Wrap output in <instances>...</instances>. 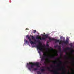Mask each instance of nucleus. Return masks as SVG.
<instances>
[{
    "instance_id": "obj_31",
    "label": "nucleus",
    "mask_w": 74,
    "mask_h": 74,
    "mask_svg": "<svg viewBox=\"0 0 74 74\" xmlns=\"http://www.w3.org/2000/svg\"><path fill=\"white\" fill-rule=\"evenodd\" d=\"M59 70H61V69H59Z\"/></svg>"
},
{
    "instance_id": "obj_24",
    "label": "nucleus",
    "mask_w": 74,
    "mask_h": 74,
    "mask_svg": "<svg viewBox=\"0 0 74 74\" xmlns=\"http://www.w3.org/2000/svg\"><path fill=\"white\" fill-rule=\"evenodd\" d=\"M47 46L48 47L49 46V45H48V44H47Z\"/></svg>"
},
{
    "instance_id": "obj_14",
    "label": "nucleus",
    "mask_w": 74,
    "mask_h": 74,
    "mask_svg": "<svg viewBox=\"0 0 74 74\" xmlns=\"http://www.w3.org/2000/svg\"><path fill=\"white\" fill-rule=\"evenodd\" d=\"M25 42L27 44H29V42L28 41H27V40H26Z\"/></svg>"
},
{
    "instance_id": "obj_19",
    "label": "nucleus",
    "mask_w": 74,
    "mask_h": 74,
    "mask_svg": "<svg viewBox=\"0 0 74 74\" xmlns=\"http://www.w3.org/2000/svg\"><path fill=\"white\" fill-rule=\"evenodd\" d=\"M59 64H62V61H60Z\"/></svg>"
},
{
    "instance_id": "obj_20",
    "label": "nucleus",
    "mask_w": 74,
    "mask_h": 74,
    "mask_svg": "<svg viewBox=\"0 0 74 74\" xmlns=\"http://www.w3.org/2000/svg\"><path fill=\"white\" fill-rule=\"evenodd\" d=\"M60 39H61V40H62V39H63V37L61 36V37H60Z\"/></svg>"
},
{
    "instance_id": "obj_22",
    "label": "nucleus",
    "mask_w": 74,
    "mask_h": 74,
    "mask_svg": "<svg viewBox=\"0 0 74 74\" xmlns=\"http://www.w3.org/2000/svg\"><path fill=\"white\" fill-rule=\"evenodd\" d=\"M58 47V45H57L56 46H55V48H56V47Z\"/></svg>"
},
{
    "instance_id": "obj_25",
    "label": "nucleus",
    "mask_w": 74,
    "mask_h": 74,
    "mask_svg": "<svg viewBox=\"0 0 74 74\" xmlns=\"http://www.w3.org/2000/svg\"><path fill=\"white\" fill-rule=\"evenodd\" d=\"M46 50H48V48H46Z\"/></svg>"
},
{
    "instance_id": "obj_12",
    "label": "nucleus",
    "mask_w": 74,
    "mask_h": 74,
    "mask_svg": "<svg viewBox=\"0 0 74 74\" xmlns=\"http://www.w3.org/2000/svg\"><path fill=\"white\" fill-rule=\"evenodd\" d=\"M33 32H34V34H35V33H36V32H37L36 31V30H34L33 31Z\"/></svg>"
},
{
    "instance_id": "obj_35",
    "label": "nucleus",
    "mask_w": 74,
    "mask_h": 74,
    "mask_svg": "<svg viewBox=\"0 0 74 74\" xmlns=\"http://www.w3.org/2000/svg\"><path fill=\"white\" fill-rule=\"evenodd\" d=\"M66 58H68L66 57Z\"/></svg>"
},
{
    "instance_id": "obj_23",
    "label": "nucleus",
    "mask_w": 74,
    "mask_h": 74,
    "mask_svg": "<svg viewBox=\"0 0 74 74\" xmlns=\"http://www.w3.org/2000/svg\"><path fill=\"white\" fill-rule=\"evenodd\" d=\"M63 74H66V73H65V72H64L63 73H62Z\"/></svg>"
},
{
    "instance_id": "obj_33",
    "label": "nucleus",
    "mask_w": 74,
    "mask_h": 74,
    "mask_svg": "<svg viewBox=\"0 0 74 74\" xmlns=\"http://www.w3.org/2000/svg\"><path fill=\"white\" fill-rule=\"evenodd\" d=\"M64 71H66V70L65 69H64Z\"/></svg>"
},
{
    "instance_id": "obj_16",
    "label": "nucleus",
    "mask_w": 74,
    "mask_h": 74,
    "mask_svg": "<svg viewBox=\"0 0 74 74\" xmlns=\"http://www.w3.org/2000/svg\"><path fill=\"white\" fill-rule=\"evenodd\" d=\"M34 71H36V70H38V69L36 68H34Z\"/></svg>"
},
{
    "instance_id": "obj_27",
    "label": "nucleus",
    "mask_w": 74,
    "mask_h": 74,
    "mask_svg": "<svg viewBox=\"0 0 74 74\" xmlns=\"http://www.w3.org/2000/svg\"><path fill=\"white\" fill-rule=\"evenodd\" d=\"M62 54H60V56H62Z\"/></svg>"
},
{
    "instance_id": "obj_15",
    "label": "nucleus",
    "mask_w": 74,
    "mask_h": 74,
    "mask_svg": "<svg viewBox=\"0 0 74 74\" xmlns=\"http://www.w3.org/2000/svg\"><path fill=\"white\" fill-rule=\"evenodd\" d=\"M59 66H60V65L59 64H58V65L56 66H54V67H59Z\"/></svg>"
},
{
    "instance_id": "obj_7",
    "label": "nucleus",
    "mask_w": 74,
    "mask_h": 74,
    "mask_svg": "<svg viewBox=\"0 0 74 74\" xmlns=\"http://www.w3.org/2000/svg\"><path fill=\"white\" fill-rule=\"evenodd\" d=\"M27 37L28 39L29 40V41L30 42V44H34L35 43L33 41H32V39H31L30 37L29 36H27Z\"/></svg>"
},
{
    "instance_id": "obj_13",
    "label": "nucleus",
    "mask_w": 74,
    "mask_h": 74,
    "mask_svg": "<svg viewBox=\"0 0 74 74\" xmlns=\"http://www.w3.org/2000/svg\"><path fill=\"white\" fill-rule=\"evenodd\" d=\"M37 73H38V74H41V73H40V71H38L37 72Z\"/></svg>"
},
{
    "instance_id": "obj_4",
    "label": "nucleus",
    "mask_w": 74,
    "mask_h": 74,
    "mask_svg": "<svg viewBox=\"0 0 74 74\" xmlns=\"http://www.w3.org/2000/svg\"><path fill=\"white\" fill-rule=\"evenodd\" d=\"M46 68L49 71H51V72H52V73H53L54 74H59V72H58V71H53V70H51V68L50 67H46Z\"/></svg>"
},
{
    "instance_id": "obj_10",
    "label": "nucleus",
    "mask_w": 74,
    "mask_h": 74,
    "mask_svg": "<svg viewBox=\"0 0 74 74\" xmlns=\"http://www.w3.org/2000/svg\"><path fill=\"white\" fill-rule=\"evenodd\" d=\"M58 48L59 49L60 52H62V51H61V47H60V46H59L58 47Z\"/></svg>"
},
{
    "instance_id": "obj_21",
    "label": "nucleus",
    "mask_w": 74,
    "mask_h": 74,
    "mask_svg": "<svg viewBox=\"0 0 74 74\" xmlns=\"http://www.w3.org/2000/svg\"><path fill=\"white\" fill-rule=\"evenodd\" d=\"M62 69H65V66H63L62 67Z\"/></svg>"
},
{
    "instance_id": "obj_32",
    "label": "nucleus",
    "mask_w": 74,
    "mask_h": 74,
    "mask_svg": "<svg viewBox=\"0 0 74 74\" xmlns=\"http://www.w3.org/2000/svg\"><path fill=\"white\" fill-rule=\"evenodd\" d=\"M71 53H73V52H72V51L71 52Z\"/></svg>"
},
{
    "instance_id": "obj_18",
    "label": "nucleus",
    "mask_w": 74,
    "mask_h": 74,
    "mask_svg": "<svg viewBox=\"0 0 74 74\" xmlns=\"http://www.w3.org/2000/svg\"><path fill=\"white\" fill-rule=\"evenodd\" d=\"M57 62L55 61H53V63H54V64H56V63H57Z\"/></svg>"
},
{
    "instance_id": "obj_3",
    "label": "nucleus",
    "mask_w": 74,
    "mask_h": 74,
    "mask_svg": "<svg viewBox=\"0 0 74 74\" xmlns=\"http://www.w3.org/2000/svg\"><path fill=\"white\" fill-rule=\"evenodd\" d=\"M49 41L50 42H51V41H55L56 43V42H59L60 44H62V42H63L64 44H66V45H67V44H69V39L66 40V41H62V40H61L60 41L59 40H57L53 38H51V37H49Z\"/></svg>"
},
{
    "instance_id": "obj_30",
    "label": "nucleus",
    "mask_w": 74,
    "mask_h": 74,
    "mask_svg": "<svg viewBox=\"0 0 74 74\" xmlns=\"http://www.w3.org/2000/svg\"><path fill=\"white\" fill-rule=\"evenodd\" d=\"M28 29V28H26V30H28V29Z\"/></svg>"
},
{
    "instance_id": "obj_29",
    "label": "nucleus",
    "mask_w": 74,
    "mask_h": 74,
    "mask_svg": "<svg viewBox=\"0 0 74 74\" xmlns=\"http://www.w3.org/2000/svg\"><path fill=\"white\" fill-rule=\"evenodd\" d=\"M47 44H48V41L47 42Z\"/></svg>"
},
{
    "instance_id": "obj_2",
    "label": "nucleus",
    "mask_w": 74,
    "mask_h": 74,
    "mask_svg": "<svg viewBox=\"0 0 74 74\" xmlns=\"http://www.w3.org/2000/svg\"><path fill=\"white\" fill-rule=\"evenodd\" d=\"M30 36L32 37V40L34 41V42L35 43L34 44H36V42H38V43L39 45L36 46V47L37 49H39L40 51H43L44 49H43L42 47L41 46V43L40 41L38 40L36 41V39H35V38L32 35Z\"/></svg>"
},
{
    "instance_id": "obj_37",
    "label": "nucleus",
    "mask_w": 74,
    "mask_h": 74,
    "mask_svg": "<svg viewBox=\"0 0 74 74\" xmlns=\"http://www.w3.org/2000/svg\"><path fill=\"white\" fill-rule=\"evenodd\" d=\"M73 51H74V50H73Z\"/></svg>"
},
{
    "instance_id": "obj_5",
    "label": "nucleus",
    "mask_w": 74,
    "mask_h": 74,
    "mask_svg": "<svg viewBox=\"0 0 74 74\" xmlns=\"http://www.w3.org/2000/svg\"><path fill=\"white\" fill-rule=\"evenodd\" d=\"M46 59H48V56L45 53H43V56L41 59V61L42 62L44 60H45Z\"/></svg>"
},
{
    "instance_id": "obj_17",
    "label": "nucleus",
    "mask_w": 74,
    "mask_h": 74,
    "mask_svg": "<svg viewBox=\"0 0 74 74\" xmlns=\"http://www.w3.org/2000/svg\"><path fill=\"white\" fill-rule=\"evenodd\" d=\"M50 58H55V57H54V56H50Z\"/></svg>"
},
{
    "instance_id": "obj_26",
    "label": "nucleus",
    "mask_w": 74,
    "mask_h": 74,
    "mask_svg": "<svg viewBox=\"0 0 74 74\" xmlns=\"http://www.w3.org/2000/svg\"><path fill=\"white\" fill-rule=\"evenodd\" d=\"M53 67V65H51V67Z\"/></svg>"
},
{
    "instance_id": "obj_28",
    "label": "nucleus",
    "mask_w": 74,
    "mask_h": 74,
    "mask_svg": "<svg viewBox=\"0 0 74 74\" xmlns=\"http://www.w3.org/2000/svg\"><path fill=\"white\" fill-rule=\"evenodd\" d=\"M72 70H73V71H74V70H73V69H72Z\"/></svg>"
},
{
    "instance_id": "obj_34",
    "label": "nucleus",
    "mask_w": 74,
    "mask_h": 74,
    "mask_svg": "<svg viewBox=\"0 0 74 74\" xmlns=\"http://www.w3.org/2000/svg\"><path fill=\"white\" fill-rule=\"evenodd\" d=\"M73 74H74V73L73 72V73H72Z\"/></svg>"
},
{
    "instance_id": "obj_36",
    "label": "nucleus",
    "mask_w": 74,
    "mask_h": 74,
    "mask_svg": "<svg viewBox=\"0 0 74 74\" xmlns=\"http://www.w3.org/2000/svg\"><path fill=\"white\" fill-rule=\"evenodd\" d=\"M57 55H58V54H57Z\"/></svg>"
},
{
    "instance_id": "obj_6",
    "label": "nucleus",
    "mask_w": 74,
    "mask_h": 74,
    "mask_svg": "<svg viewBox=\"0 0 74 74\" xmlns=\"http://www.w3.org/2000/svg\"><path fill=\"white\" fill-rule=\"evenodd\" d=\"M44 36L45 37V38H44V37H42V40H46V38H49V37L48 36V34H46V35H42V36Z\"/></svg>"
},
{
    "instance_id": "obj_8",
    "label": "nucleus",
    "mask_w": 74,
    "mask_h": 74,
    "mask_svg": "<svg viewBox=\"0 0 74 74\" xmlns=\"http://www.w3.org/2000/svg\"><path fill=\"white\" fill-rule=\"evenodd\" d=\"M70 49H70V48L67 47L66 49H64L63 50V51L65 52H67V50H70Z\"/></svg>"
},
{
    "instance_id": "obj_9",
    "label": "nucleus",
    "mask_w": 74,
    "mask_h": 74,
    "mask_svg": "<svg viewBox=\"0 0 74 74\" xmlns=\"http://www.w3.org/2000/svg\"><path fill=\"white\" fill-rule=\"evenodd\" d=\"M42 73L43 74H44L45 73H44V71H45V69H41L40 70Z\"/></svg>"
},
{
    "instance_id": "obj_1",
    "label": "nucleus",
    "mask_w": 74,
    "mask_h": 74,
    "mask_svg": "<svg viewBox=\"0 0 74 74\" xmlns=\"http://www.w3.org/2000/svg\"><path fill=\"white\" fill-rule=\"evenodd\" d=\"M27 67H28V69L30 71H32V69H33L35 66L38 67H40V65H39V63L38 62H36V63L29 62V63H27Z\"/></svg>"
},
{
    "instance_id": "obj_11",
    "label": "nucleus",
    "mask_w": 74,
    "mask_h": 74,
    "mask_svg": "<svg viewBox=\"0 0 74 74\" xmlns=\"http://www.w3.org/2000/svg\"><path fill=\"white\" fill-rule=\"evenodd\" d=\"M36 38L37 39H40V40H42V38H40L39 37H36Z\"/></svg>"
}]
</instances>
